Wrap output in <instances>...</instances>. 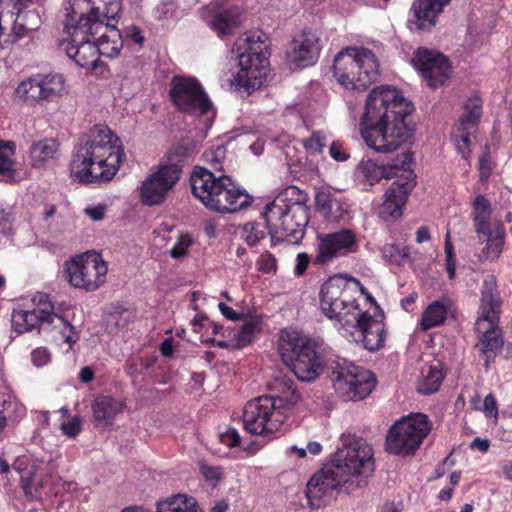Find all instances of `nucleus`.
<instances>
[{
    "label": "nucleus",
    "instance_id": "1",
    "mask_svg": "<svg viewBox=\"0 0 512 512\" xmlns=\"http://www.w3.org/2000/svg\"><path fill=\"white\" fill-rule=\"evenodd\" d=\"M330 465L316 472L306 485V498L311 509L329 504L335 492L352 493L367 486L374 472L372 448L363 440L342 435Z\"/></svg>",
    "mask_w": 512,
    "mask_h": 512
},
{
    "label": "nucleus",
    "instance_id": "2",
    "mask_svg": "<svg viewBox=\"0 0 512 512\" xmlns=\"http://www.w3.org/2000/svg\"><path fill=\"white\" fill-rule=\"evenodd\" d=\"M413 109L397 89L388 85L374 87L360 118V134L366 145L379 153L397 150L412 136L406 118Z\"/></svg>",
    "mask_w": 512,
    "mask_h": 512
},
{
    "label": "nucleus",
    "instance_id": "3",
    "mask_svg": "<svg viewBox=\"0 0 512 512\" xmlns=\"http://www.w3.org/2000/svg\"><path fill=\"white\" fill-rule=\"evenodd\" d=\"M124 150L121 140L104 125H95L86 137L80 139L70 171L80 183L108 182L117 173Z\"/></svg>",
    "mask_w": 512,
    "mask_h": 512
},
{
    "label": "nucleus",
    "instance_id": "4",
    "mask_svg": "<svg viewBox=\"0 0 512 512\" xmlns=\"http://www.w3.org/2000/svg\"><path fill=\"white\" fill-rule=\"evenodd\" d=\"M190 183L193 195L209 210L231 214L249 207L253 198L231 177L215 175L204 167H195Z\"/></svg>",
    "mask_w": 512,
    "mask_h": 512
},
{
    "label": "nucleus",
    "instance_id": "5",
    "mask_svg": "<svg viewBox=\"0 0 512 512\" xmlns=\"http://www.w3.org/2000/svg\"><path fill=\"white\" fill-rule=\"evenodd\" d=\"M480 312L475 322V331L479 336L480 350L488 367L503 348L501 330L498 328L501 301L497 290V281L494 275H487L483 280L480 299Z\"/></svg>",
    "mask_w": 512,
    "mask_h": 512
},
{
    "label": "nucleus",
    "instance_id": "6",
    "mask_svg": "<svg viewBox=\"0 0 512 512\" xmlns=\"http://www.w3.org/2000/svg\"><path fill=\"white\" fill-rule=\"evenodd\" d=\"M305 195L290 201L280 195L265 207L263 216L271 238L286 239L297 243L305 234L309 222V208L305 205Z\"/></svg>",
    "mask_w": 512,
    "mask_h": 512
},
{
    "label": "nucleus",
    "instance_id": "7",
    "mask_svg": "<svg viewBox=\"0 0 512 512\" xmlns=\"http://www.w3.org/2000/svg\"><path fill=\"white\" fill-rule=\"evenodd\" d=\"M333 73L346 89L363 91L378 79L379 62L368 48L347 47L334 57Z\"/></svg>",
    "mask_w": 512,
    "mask_h": 512
},
{
    "label": "nucleus",
    "instance_id": "8",
    "mask_svg": "<svg viewBox=\"0 0 512 512\" xmlns=\"http://www.w3.org/2000/svg\"><path fill=\"white\" fill-rule=\"evenodd\" d=\"M280 353L282 360L302 382L316 380L328 364L320 351L318 343L312 339L287 335L281 337Z\"/></svg>",
    "mask_w": 512,
    "mask_h": 512
},
{
    "label": "nucleus",
    "instance_id": "9",
    "mask_svg": "<svg viewBox=\"0 0 512 512\" xmlns=\"http://www.w3.org/2000/svg\"><path fill=\"white\" fill-rule=\"evenodd\" d=\"M186 149L176 146L170 149L165 163L160 164L158 169L147 176L140 187V201L146 206L161 205L167 198L168 193L179 181Z\"/></svg>",
    "mask_w": 512,
    "mask_h": 512
},
{
    "label": "nucleus",
    "instance_id": "10",
    "mask_svg": "<svg viewBox=\"0 0 512 512\" xmlns=\"http://www.w3.org/2000/svg\"><path fill=\"white\" fill-rule=\"evenodd\" d=\"M366 288L358 279L336 275L329 278L320 289V307L329 319H341L358 310L356 296Z\"/></svg>",
    "mask_w": 512,
    "mask_h": 512
},
{
    "label": "nucleus",
    "instance_id": "11",
    "mask_svg": "<svg viewBox=\"0 0 512 512\" xmlns=\"http://www.w3.org/2000/svg\"><path fill=\"white\" fill-rule=\"evenodd\" d=\"M328 371L336 393L344 401L361 400L367 397L376 385V378L372 372L346 359L329 363Z\"/></svg>",
    "mask_w": 512,
    "mask_h": 512
},
{
    "label": "nucleus",
    "instance_id": "12",
    "mask_svg": "<svg viewBox=\"0 0 512 512\" xmlns=\"http://www.w3.org/2000/svg\"><path fill=\"white\" fill-rule=\"evenodd\" d=\"M492 208L483 195H478L472 204V217L478 242L484 247L479 261H497L505 243V228L500 222H491Z\"/></svg>",
    "mask_w": 512,
    "mask_h": 512
},
{
    "label": "nucleus",
    "instance_id": "13",
    "mask_svg": "<svg viewBox=\"0 0 512 512\" xmlns=\"http://www.w3.org/2000/svg\"><path fill=\"white\" fill-rule=\"evenodd\" d=\"M283 406V398L267 395L248 401L243 411L245 430L255 435H272L287 418Z\"/></svg>",
    "mask_w": 512,
    "mask_h": 512
},
{
    "label": "nucleus",
    "instance_id": "14",
    "mask_svg": "<svg viewBox=\"0 0 512 512\" xmlns=\"http://www.w3.org/2000/svg\"><path fill=\"white\" fill-rule=\"evenodd\" d=\"M247 47L238 54V72L233 76L231 84L237 89H243L247 94L262 85V75L268 65V59L264 54L267 48L260 35L247 36L242 39Z\"/></svg>",
    "mask_w": 512,
    "mask_h": 512
},
{
    "label": "nucleus",
    "instance_id": "15",
    "mask_svg": "<svg viewBox=\"0 0 512 512\" xmlns=\"http://www.w3.org/2000/svg\"><path fill=\"white\" fill-rule=\"evenodd\" d=\"M430 430L431 423L425 414L403 417L390 428L386 438V450L403 456L414 453Z\"/></svg>",
    "mask_w": 512,
    "mask_h": 512
},
{
    "label": "nucleus",
    "instance_id": "16",
    "mask_svg": "<svg viewBox=\"0 0 512 512\" xmlns=\"http://www.w3.org/2000/svg\"><path fill=\"white\" fill-rule=\"evenodd\" d=\"M413 161V154L405 151L397 156L391 169L403 170L405 175L394 180L384 194V201L379 208V215L384 220H395L402 215V207L416 185L415 175L407 170Z\"/></svg>",
    "mask_w": 512,
    "mask_h": 512
},
{
    "label": "nucleus",
    "instance_id": "17",
    "mask_svg": "<svg viewBox=\"0 0 512 512\" xmlns=\"http://www.w3.org/2000/svg\"><path fill=\"white\" fill-rule=\"evenodd\" d=\"M69 39L64 41V50L69 58L82 68L96 69L99 63V53L94 38L99 32L88 29L87 26L75 22L74 16L66 18L64 25Z\"/></svg>",
    "mask_w": 512,
    "mask_h": 512
},
{
    "label": "nucleus",
    "instance_id": "18",
    "mask_svg": "<svg viewBox=\"0 0 512 512\" xmlns=\"http://www.w3.org/2000/svg\"><path fill=\"white\" fill-rule=\"evenodd\" d=\"M107 265L96 253H85L67 263L69 283L87 292L97 290L106 281Z\"/></svg>",
    "mask_w": 512,
    "mask_h": 512
},
{
    "label": "nucleus",
    "instance_id": "19",
    "mask_svg": "<svg viewBox=\"0 0 512 512\" xmlns=\"http://www.w3.org/2000/svg\"><path fill=\"white\" fill-rule=\"evenodd\" d=\"M170 97L178 110L193 115H204L212 103L200 82L194 77L174 76L170 82Z\"/></svg>",
    "mask_w": 512,
    "mask_h": 512
},
{
    "label": "nucleus",
    "instance_id": "20",
    "mask_svg": "<svg viewBox=\"0 0 512 512\" xmlns=\"http://www.w3.org/2000/svg\"><path fill=\"white\" fill-rule=\"evenodd\" d=\"M72 13L75 22L87 26L94 32H101L106 23L105 20L115 19L120 12L118 0H76Z\"/></svg>",
    "mask_w": 512,
    "mask_h": 512
},
{
    "label": "nucleus",
    "instance_id": "21",
    "mask_svg": "<svg viewBox=\"0 0 512 512\" xmlns=\"http://www.w3.org/2000/svg\"><path fill=\"white\" fill-rule=\"evenodd\" d=\"M358 249L356 234L350 229L317 235V254L314 263L323 265L335 258L355 253Z\"/></svg>",
    "mask_w": 512,
    "mask_h": 512
},
{
    "label": "nucleus",
    "instance_id": "22",
    "mask_svg": "<svg viewBox=\"0 0 512 512\" xmlns=\"http://www.w3.org/2000/svg\"><path fill=\"white\" fill-rule=\"evenodd\" d=\"M430 87L443 85L450 78V65L448 59L439 53L419 48L411 59Z\"/></svg>",
    "mask_w": 512,
    "mask_h": 512
},
{
    "label": "nucleus",
    "instance_id": "23",
    "mask_svg": "<svg viewBox=\"0 0 512 512\" xmlns=\"http://www.w3.org/2000/svg\"><path fill=\"white\" fill-rule=\"evenodd\" d=\"M383 314L369 316L366 313L356 314V326L359 331L357 341H361L363 346L369 351L380 349L385 340V327L383 323Z\"/></svg>",
    "mask_w": 512,
    "mask_h": 512
},
{
    "label": "nucleus",
    "instance_id": "24",
    "mask_svg": "<svg viewBox=\"0 0 512 512\" xmlns=\"http://www.w3.org/2000/svg\"><path fill=\"white\" fill-rule=\"evenodd\" d=\"M320 53L318 36L310 31H303L291 42L288 58L299 67L314 64Z\"/></svg>",
    "mask_w": 512,
    "mask_h": 512
},
{
    "label": "nucleus",
    "instance_id": "25",
    "mask_svg": "<svg viewBox=\"0 0 512 512\" xmlns=\"http://www.w3.org/2000/svg\"><path fill=\"white\" fill-rule=\"evenodd\" d=\"M450 2L451 0H415L411 9L416 19V28L418 30H430L434 27L438 15L443 12L444 7L449 5Z\"/></svg>",
    "mask_w": 512,
    "mask_h": 512
},
{
    "label": "nucleus",
    "instance_id": "26",
    "mask_svg": "<svg viewBox=\"0 0 512 512\" xmlns=\"http://www.w3.org/2000/svg\"><path fill=\"white\" fill-rule=\"evenodd\" d=\"M34 301L37 302L36 310H44L46 311V319H48V324H52L54 328L59 329L60 333L63 336V339L66 343L71 347L74 343H76L79 339L78 333L75 331L74 327L63 317L54 313V307L49 299V296L44 293H39L34 297Z\"/></svg>",
    "mask_w": 512,
    "mask_h": 512
},
{
    "label": "nucleus",
    "instance_id": "27",
    "mask_svg": "<svg viewBox=\"0 0 512 512\" xmlns=\"http://www.w3.org/2000/svg\"><path fill=\"white\" fill-rule=\"evenodd\" d=\"M41 462L28 456L17 459L14 469L20 476L22 488L27 496L34 497L41 488V478L37 474Z\"/></svg>",
    "mask_w": 512,
    "mask_h": 512
},
{
    "label": "nucleus",
    "instance_id": "28",
    "mask_svg": "<svg viewBox=\"0 0 512 512\" xmlns=\"http://www.w3.org/2000/svg\"><path fill=\"white\" fill-rule=\"evenodd\" d=\"M17 11L15 28L19 37L26 33L37 30L41 25V17L35 9L23 11L29 4L39 3L41 0H10Z\"/></svg>",
    "mask_w": 512,
    "mask_h": 512
},
{
    "label": "nucleus",
    "instance_id": "29",
    "mask_svg": "<svg viewBox=\"0 0 512 512\" xmlns=\"http://www.w3.org/2000/svg\"><path fill=\"white\" fill-rule=\"evenodd\" d=\"M98 34L100 36L93 40L97 45L99 56L107 58H114L118 56L123 47V39L122 34L117 27L106 23L103 30Z\"/></svg>",
    "mask_w": 512,
    "mask_h": 512
},
{
    "label": "nucleus",
    "instance_id": "30",
    "mask_svg": "<svg viewBox=\"0 0 512 512\" xmlns=\"http://www.w3.org/2000/svg\"><path fill=\"white\" fill-rule=\"evenodd\" d=\"M59 150L58 142L53 138H45L32 143L29 149L32 165L43 168L56 159Z\"/></svg>",
    "mask_w": 512,
    "mask_h": 512
},
{
    "label": "nucleus",
    "instance_id": "31",
    "mask_svg": "<svg viewBox=\"0 0 512 512\" xmlns=\"http://www.w3.org/2000/svg\"><path fill=\"white\" fill-rule=\"evenodd\" d=\"M39 92L41 94L42 103L52 102L60 97L65 92V79L62 74L59 73H48V74H36Z\"/></svg>",
    "mask_w": 512,
    "mask_h": 512
},
{
    "label": "nucleus",
    "instance_id": "32",
    "mask_svg": "<svg viewBox=\"0 0 512 512\" xmlns=\"http://www.w3.org/2000/svg\"><path fill=\"white\" fill-rule=\"evenodd\" d=\"M156 512H203V510L193 496L179 493L158 501Z\"/></svg>",
    "mask_w": 512,
    "mask_h": 512
},
{
    "label": "nucleus",
    "instance_id": "33",
    "mask_svg": "<svg viewBox=\"0 0 512 512\" xmlns=\"http://www.w3.org/2000/svg\"><path fill=\"white\" fill-rule=\"evenodd\" d=\"M46 311L33 309L31 311L19 310L12 314V325L18 333L31 331L38 325L48 324Z\"/></svg>",
    "mask_w": 512,
    "mask_h": 512
},
{
    "label": "nucleus",
    "instance_id": "34",
    "mask_svg": "<svg viewBox=\"0 0 512 512\" xmlns=\"http://www.w3.org/2000/svg\"><path fill=\"white\" fill-rule=\"evenodd\" d=\"M122 409L123 404L110 396H100L92 405L94 419L105 424H111Z\"/></svg>",
    "mask_w": 512,
    "mask_h": 512
},
{
    "label": "nucleus",
    "instance_id": "35",
    "mask_svg": "<svg viewBox=\"0 0 512 512\" xmlns=\"http://www.w3.org/2000/svg\"><path fill=\"white\" fill-rule=\"evenodd\" d=\"M207 23L219 35H228L240 24L239 12L237 9L224 10L213 16Z\"/></svg>",
    "mask_w": 512,
    "mask_h": 512
},
{
    "label": "nucleus",
    "instance_id": "36",
    "mask_svg": "<svg viewBox=\"0 0 512 512\" xmlns=\"http://www.w3.org/2000/svg\"><path fill=\"white\" fill-rule=\"evenodd\" d=\"M444 379L440 365H431L422 369V378L418 382L417 390L423 395H429L439 390Z\"/></svg>",
    "mask_w": 512,
    "mask_h": 512
},
{
    "label": "nucleus",
    "instance_id": "37",
    "mask_svg": "<svg viewBox=\"0 0 512 512\" xmlns=\"http://www.w3.org/2000/svg\"><path fill=\"white\" fill-rule=\"evenodd\" d=\"M464 113L459 119V128L463 131L475 127L482 115V101L478 96L469 98L464 103Z\"/></svg>",
    "mask_w": 512,
    "mask_h": 512
},
{
    "label": "nucleus",
    "instance_id": "38",
    "mask_svg": "<svg viewBox=\"0 0 512 512\" xmlns=\"http://www.w3.org/2000/svg\"><path fill=\"white\" fill-rule=\"evenodd\" d=\"M447 316V307L440 301H434L423 312L421 328L426 331L442 324Z\"/></svg>",
    "mask_w": 512,
    "mask_h": 512
},
{
    "label": "nucleus",
    "instance_id": "39",
    "mask_svg": "<svg viewBox=\"0 0 512 512\" xmlns=\"http://www.w3.org/2000/svg\"><path fill=\"white\" fill-rule=\"evenodd\" d=\"M15 93L17 97L28 104H43L36 75L20 82L15 90Z\"/></svg>",
    "mask_w": 512,
    "mask_h": 512
},
{
    "label": "nucleus",
    "instance_id": "40",
    "mask_svg": "<svg viewBox=\"0 0 512 512\" xmlns=\"http://www.w3.org/2000/svg\"><path fill=\"white\" fill-rule=\"evenodd\" d=\"M385 261L398 266L412 260L411 246H405L402 249L394 243L385 244L381 249Z\"/></svg>",
    "mask_w": 512,
    "mask_h": 512
},
{
    "label": "nucleus",
    "instance_id": "41",
    "mask_svg": "<svg viewBox=\"0 0 512 512\" xmlns=\"http://www.w3.org/2000/svg\"><path fill=\"white\" fill-rule=\"evenodd\" d=\"M317 210L327 219H335L334 206L338 205L337 199L329 190L320 189L315 194Z\"/></svg>",
    "mask_w": 512,
    "mask_h": 512
},
{
    "label": "nucleus",
    "instance_id": "42",
    "mask_svg": "<svg viewBox=\"0 0 512 512\" xmlns=\"http://www.w3.org/2000/svg\"><path fill=\"white\" fill-rule=\"evenodd\" d=\"M16 144L13 141L0 140V174L11 177L13 174V161Z\"/></svg>",
    "mask_w": 512,
    "mask_h": 512
},
{
    "label": "nucleus",
    "instance_id": "43",
    "mask_svg": "<svg viewBox=\"0 0 512 512\" xmlns=\"http://www.w3.org/2000/svg\"><path fill=\"white\" fill-rule=\"evenodd\" d=\"M358 173L370 184L378 181L381 177L390 178L386 168L377 166L373 161H362L357 168Z\"/></svg>",
    "mask_w": 512,
    "mask_h": 512
},
{
    "label": "nucleus",
    "instance_id": "44",
    "mask_svg": "<svg viewBox=\"0 0 512 512\" xmlns=\"http://www.w3.org/2000/svg\"><path fill=\"white\" fill-rule=\"evenodd\" d=\"M226 149L223 146H217L214 149L204 153V158L210 168H206L214 172L215 175L224 174V160Z\"/></svg>",
    "mask_w": 512,
    "mask_h": 512
},
{
    "label": "nucleus",
    "instance_id": "45",
    "mask_svg": "<svg viewBox=\"0 0 512 512\" xmlns=\"http://www.w3.org/2000/svg\"><path fill=\"white\" fill-rule=\"evenodd\" d=\"M265 235V226L260 223L248 222L242 227V238L250 246L258 244L260 240L265 238Z\"/></svg>",
    "mask_w": 512,
    "mask_h": 512
},
{
    "label": "nucleus",
    "instance_id": "46",
    "mask_svg": "<svg viewBox=\"0 0 512 512\" xmlns=\"http://www.w3.org/2000/svg\"><path fill=\"white\" fill-rule=\"evenodd\" d=\"M257 329L256 322L245 323L242 328L235 334L238 347H244L252 342L254 333Z\"/></svg>",
    "mask_w": 512,
    "mask_h": 512
},
{
    "label": "nucleus",
    "instance_id": "47",
    "mask_svg": "<svg viewBox=\"0 0 512 512\" xmlns=\"http://www.w3.org/2000/svg\"><path fill=\"white\" fill-rule=\"evenodd\" d=\"M326 142L323 132H313L312 135L303 141L304 147L313 154L320 153Z\"/></svg>",
    "mask_w": 512,
    "mask_h": 512
},
{
    "label": "nucleus",
    "instance_id": "48",
    "mask_svg": "<svg viewBox=\"0 0 512 512\" xmlns=\"http://www.w3.org/2000/svg\"><path fill=\"white\" fill-rule=\"evenodd\" d=\"M454 139L459 153H461L463 158H468L470 154L468 149V145L470 143L469 130L463 131L461 128H459V125H457L456 133H454Z\"/></svg>",
    "mask_w": 512,
    "mask_h": 512
},
{
    "label": "nucleus",
    "instance_id": "49",
    "mask_svg": "<svg viewBox=\"0 0 512 512\" xmlns=\"http://www.w3.org/2000/svg\"><path fill=\"white\" fill-rule=\"evenodd\" d=\"M60 430L64 435L70 438L76 437L82 430V423L80 418L75 416L70 421L62 423Z\"/></svg>",
    "mask_w": 512,
    "mask_h": 512
},
{
    "label": "nucleus",
    "instance_id": "50",
    "mask_svg": "<svg viewBox=\"0 0 512 512\" xmlns=\"http://www.w3.org/2000/svg\"><path fill=\"white\" fill-rule=\"evenodd\" d=\"M219 440L225 446L232 448L240 444V436L235 428L229 427L219 434Z\"/></svg>",
    "mask_w": 512,
    "mask_h": 512
},
{
    "label": "nucleus",
    "instance_id": "51",
    "mask_svg": "<svg viewBox=\"0 0 512 512\" xmlns=\"http://www.w3.org/2000/svg\"><path fill=\"white\" fill-rule=\"evenodd\" d=\"M276 258L269 252L263 253L257 264L259 266V270L264 273H269L276 270Z\"/></svg>",
    "mask_w": 512,
    "mask_h": 512
},
{
    "label": "nucleus",
    "instance_id": "52",
    "mask_svg": "<svg viewBox=\"0 0 512 512\" xmlns=\"http://www.w3.org/2000/svg\"><path fill=\"white\" fill-rule=\"evenodd\" d=\"M329 154L335 160L343 162L349 159V153L343 148L342 143L334 141L329 147Z\"/></svg>",
    "mask_w": 512,
    "mask_h": 512
},
{
    "label": "nucleus",
    "instance_id": "53",
    "mask_svg": "<svg viewBox=\"0 0 512 512\" xmlns=\"http://www.w3.org/2000/svg\"><path fill=\"white\" fill-rule=\"evenodd\" d=\"M32 361L37 367H42L50 361V353L46 348H36L32 352Z\"/></svg>",
    "mask_w": 512,
    "mask_h": 512
},
{
    "label": "nucleus",
    "instance_id": "54",
    "mask_svg": "<svg viewBox=\"0 0 512 512\" xmlns=\"http://www.w3.org/2000/svg\"><path fill=\"white\" fill-rule=\"evenodd\" d=\"M296 262L297 263H296L294 272L296 275L301 276L305 273V271L308 267V264L310 262V257L307 253L301 252V253L297 254Z\"/></svg>",
    "mask_w": 512,
    "mask_h": 512
},
{
    "label": "nucleus",
    "instance_id": "55",
    "mask_svg": "<svg viewBox=\"0 0 512 512\" xmlns=\"http://www.w3.org/2000/svg\"><path fill=\"white\" fill-rule=\"evenodd\" d=\"M483 406H484V412L487 416L497 417L498 410H497L496 399L492 394H488L485 397Z\"/></svg>",
    "mask_w": 512,
    "mask_h": 512
},
{
    "label": "nucleus",
    "instance_id": "56",
    "mask_svg": "<svg viewBox=\"0 0 512 512\" xmlns=\"http://www.w3.org/2000/svg\"><path fill=\"white\" fill-rule=\"evenodd\" d=\"M85 214L88 215L92 220L99 221L102 220L105 216L106 206L100 204L95 207L86 208L84 210Z\"/></svg>",
    "mask_w": 512,
    "mask_h": 512
},
{
    "label": "nucleus",
    "instance_id": "57",
    "mask_svg": "<svg viewBox=\"0 0 512 512\" xmlns=\"http://www.w3.org/2000/svg\"><path fill=\"white\" fill-rule=\"evenodd\" d=\"M218 308L223 316L232 321H237L242 318V315L234 311L231 307L227 306L225 303L220 302L218 304Z\"/></svg>",
    "mask_w": 512,
    "mask_h": 512
},
{
    "label": "nucleus",
    "instance_id": "58",
    "mask_svg": "<svg viewBox=\"0 0 512 512\" xmlns=\"http://www.w3.org/2000/svg\"><path fill=\"white\" fill-rule=\"evenodd\" d=\"M11 231L9 214L0 207V233L7 235Z\"/></svg>",
    "mask_w": 512,
    "mask_h": 512
},
{
    "label": "nucleus",
    "instance_id": "59",
    "mask_svg": "<svg viewBox=\"0 0 512 512\" xmlns=\"http://www.w3.org/2000/svg\"><path fill=\"white\" fill-rule=\"evenodd\" d=\"M125 35L138 44H142L144 41V37L141 35L140 29L134 25L126 28Z\"/></svg>",
    "mask_w": 512,
    "mask_h": 512
},
{
    "label": "nucleus",
    "instance_id": "60",
    "mask_svg": "<svg viewBox=\"0 0 512 512\" xmlns=\"http://www.w3.org/2000/svg\"><path fill=\"white\" fill-rule=\"evenodd\" d=\"M202 474L208 480H218L221 477V471L215 467H202Z\"/></svg>",
    "mask_w": 512,
    "mask_h": 512
},
{
    "label": "nucleus",
    "instance_id": "61",
    "mask_svg": "<svg viewBox=\"0 0 512 512\" xmlns=\"http://www.w3.org/2000/svg\"><path fill=\"white\" fill-rule=\"evenodd\" d=\"M174 351L173 339L167 338L160 344V352L163 356L169 357Z\"/></svg>",
    "mask_w": 512,
    "mask_h": 512
},
{
    "label": "nucleus",
    "instance_id": "62",
    "mask_svg": "<svg viewBox=\"0 0 512 512\" xmlns=\"http://www.w3.org/2000/svg\"><path fill=\"white\" fill-rule=\"evenodd\" d=\"M187 254V245H184L182 242L177 243L171 250L170 255L173 258H181Z\"/></svg>",
    "mask_w": 512,
    "mask_h": 512
},
{
    "label": "nucleus",
    "instance_id": "63",
    "mask_svg": "<svg viewBox=\"0 0 512 512\" xmlns=\"http://www.w3.org/2000/svg\"><path fill=\"white\" fill-rule=\"evenodd\" d=\"M470 447L472 449H479L482 452H486L489 449V441L487 439H481V438H475L471 444Z\"/></svg>",
    "mask_w": 512,
    "mask_h": 512
},
{
    "label": "nucleus",
    "instance_id": "64",
    "mask_svg": "<svg viewBox=\"0 0 512 512\" xmlns=\"http://www.w3.org/2000/svg\"><path fill=\"white\" fill-rule=\"evenodd\" d=\"M79 378L83 383H89L94 378V371L88 366L83 367L79 373Z\"/></svg>",
    "mask_w": 512,
    "mask_h": 512
}]
</instances>
